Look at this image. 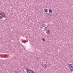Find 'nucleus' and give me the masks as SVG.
Returning <instances> with one entry per match:
<instances>
[{"instance_id": "f257e3e1", "label": "nucleus", "mask_w": 73, "mask_h": 73, "mask_svg": "<svg viewBox=\"0 0 73 73\" xmlns=\"http://www.w3.org/2000/svg\"><path fill=\"white\" fill-rule=\"evenodd\" d=\"M3 17H6V15L5 13L1 12L0 13V19H1Z\"/></svg>"}, {"instance_id": "f03ea898", "label": "nucleus", "mask_w": 73, "mask_h": 73, "mask_svg": "<svg viewBox=\"0 0 73 73\" xmlns=\"http://www.w3.org/2000/svg\"><path fill=\"white\" fill-rule=\"evenodd\" d=\"M68 65L70 71H71V72L73 71V64H69Z\"/></svg>"}, {"instance_id": "7ed1b4c3", "label": "nucleus", "mask_w": 73, "mask_h": 73, "mask_svg": "<svg viewBox=\"0 0 73 73\" xmlns=\"http://www.w3.org/2000/svg\"><path fill=\"white\" fill-rule=\"evenodd\" d=\"M27 73H35L33 70L31 69H27L26 71Z\"/></svg>"}, {"instance_id": "20e7f679", "label": "nucleus", "mask_w": 73, "mask_h": 73, "mask_svg": "<svg viewBox=\"0 0 73 73\" xmlns=\"http://www.w3.org/2000/svg\"><path fill=\"white\" fill-rule=\"evenodd\" d=\"M50 31L48 30H47V31L46 32V33L48 34V35H49L50 34Z\"/></svg>"}, {"instance_id": "39448f33", "label": "nucleus", "mask_w": 73, "mask_h": 73, "mask_svg": "<svg viewBox=\"0 0 73 73\" xmlns=\"http://www.w3.org/2000/svg\"><path fill=\"white\" fill-rule=\"evenodd\" d=\"M48 11H49V13H52V10L51 9H50Z\"/></svg>"}, {"instance_id": "423d86ee", "label": "nucleus", "mask_w": 73, "mask_h": 73, "mask_svg": "<svg viewBox=\"0 0 73 73\" xmlns=\"http://www.w3.org/2000/svg\"><path fill=\"white\" fill-rule=\"evenodd\" d=\"M46 25L45 24H42V27H45L46 26Z\"/></svg>"}, {"instance_id": "0eeeda50", "label": "nucleus", "mask_w": 73, "mask_h": 73, "mask_svg": "<svg viewBox=\"0 0 73 73\" xmlns=\"http://www.w3.org/2000/svg\"><path fill=\"white\" fill-rule=\"evenodd\" d=\"M43 66L44 68H46V64H45L44 65H43Z\"/></svg>"}, {"instance_id": "6e6552de", "label": "nucleus", "mask_w": 73, "mask_h": 73, "mask_svg": "<svg viewBox=\"0 0 73 73\" xmlns=\"http://www.w3.org/2000/svg\"><path fill=\"white\" fill-rule=\"evenodd\" d=\"M44 10L46 13L48 12V9H44Z\"/></svg>"}, {"instance_id": "1a4fd4ad", "label": "nucleus", "mask_w": 73, "mask_h": 73, "mask_svg": "<svg viewBox=\"0 0 73 73\" xmlns=\"http://www.w3.org/2000/svg\"><path fill=\"white\" fill-rule=\"evenodd\" d=\"M14 72L15 73H18V71L16 70H15Z\"/></svg>"}, {"instance_id": "9d476101", "label": "nucleus", "mask_w": 73, "mask_h": 73, "mask_svg": "<svg viewBox=\"0 0 73 73\" xmlns=\"http://www.w3.org/2000/svg\"><path fill=\"white\" fill-rule=\"evenodd\" d=\"M42 40L43 41H45V39L44 38H43Z\"/></svg>"}, {"instance_id": "9b49d317", "label": "nucleus", "mask_w": 73, "mask_h": 73, "mask_svg": "<svg viewBox=\"0 0 73 73\" xmlns=\"http://www.w3.org/2000/svg\"><path fill=\"white\" fill-rule=\"evenodd\" d=\"M48 27H46L45 28V29H46V28H48Z\"/></svg>"}, {"instance_id": "f8f14e48", "label": "nucleus", "mask_w": 73, "mask_h": 73, "mask_svg": "<svg viewBox=\"0 0 73 73\" xmlns=\"http://www.w3.org/2000/svg\"><path fill=\"white\" fill-rule=\"evenodd\" d=\"M50 15V14H49V13H48V15Z\"/></svg>"}, {"instance_id": "ddd939ff", "label": "nucleus", "mask_w": 73, "mask_h": 73, "mask_svg": "<svg viewBox=\"0 0 73 73\" xmlns=\"http://www.w3.org/2000/svg\"><path fill=\"white\" fill-rule=\"evenodd\" d=\"M36 60H37V61H38V59H36Z\"/></svg>"}, {"instance_id": "4468645a", "label": "nucleus", "mask_w": 73, "mask_h": 73, "mask_svg": "<svg viewBox=\"0 0 73 73\" xmlns=\"http://www.w3.org/2000/svg\"><path fill=\"white\" fill-rule=\"evenodd\" d=\"M42 65H43V63H42Z\"/></svg>"}, {"instance_id": "2eb2a0df", "label": "nucleus", "mask_w": 73, "mask_h": 73, "mask_svg": "<svg viewBox=\"0 0 73 73\" xmlns=\"http://www.w3.org/2000/svg\"><path fill=\"white\" fill-rule=\"evenodd\" d=\"M46 63H47V62H46Z\"/></svg>"}]
</instances>
